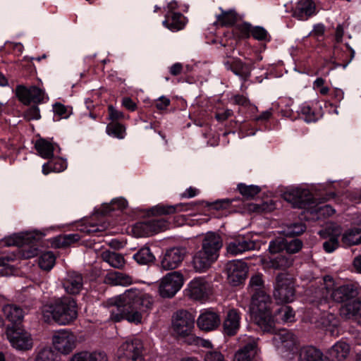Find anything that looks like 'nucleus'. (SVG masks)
I'll return each instance as SVG.
<instances>
[{"mask_svg":"<svg viewBox=\"0 0 361 361\" xmlns=\"http://www.w3.org/2000/svg\"><path fill=\"white\" fill-rule=\"evenodd\" d=\"M316 6L312 0H298L293 10V16L305 20L315 14Z\"/></svg>","mask_w":361,"mask_h":361,"instance_id":"24","label":"nucleus"},{"mask_svg":"<svg viewBox=\"0 0 361 361\" xmlns=\"http://www.w3.org/2000/svg\"><path fill=\"white\" fill-rule=\"evenodd\" d=\"M142 343L139 338L127 340L118 349L119 357L126 361H142Z\"/></svg>","mask_w":361,"mask_h":361,"instance_id":"16","label":"nucleus"},{"mask_svg":"<svg viewBox=\"0 0 361 361\" xmlns=\"http://www.w3.org/2000/svg\"><path fill=\"white\" fill-rule=\"evenodd\" d=\"M271 299L264 290L252 294L250 308L251 317L264 332L274 331L275 322L271 314Z\"/></svg>","mask_w":361,"mask_h":361,"instance_id":"3","label":"nucleus"},{"mask_svg":"<svg viewBox=\"0 0 361 361\" xmlns=\"http://www.w3.org/2000/svg\"><path fill=\"white\" fill-rule=\"evenodd\" d=\"M67 168V162L61 158H54L42 166V173L47 175L51 172H61Z\"/></svg>","mask_w":361,"mask_h":361,"instance_id":"36","label":"nucleus"},{"mask_svg":"<svg viewBox=\"0 0 361 361\" xmlns=\"http://www.w3.org/2000/svg\"><path fill=\"white\" fill-rule=\"evenodd\" d=\"M223 243L220 235L207 233L202 243V248L192 257V264L196 271H206L219 257Z\"/></svg>","mask_w":361,"mask_h":361,"instance_id":"4","label":"nucleus"},{"mask_svg":"<svg viewBox=\"0 0 361 361\" xmlns=\"http://www.w3.org/2000/svg\"><path fill=\"white\" fill-rule=\"evenodd\" d=\"M271 334H274L273 343L281 353L290 352L295 348L296 337L292 332L282 329L278 333H275L274 331Z\"/></svg>","mask_w":361,"mask_h":361,"instance_id":"18","label":"nucleus"},{"mask_svg":"<svg viewBox=\"0 0 361 361\" xmlns=\"http://www.w3.org/2000/svg\"><path fill=\"white\" fill-rule=\"evenodd\" d=\"M3 312L5 317L13 324L21 322L24 317L23 309L16 305L8 304L4 305Z\"/></svg>","mask_w":361,"mask_h":361,"instance_id":"31","label":"nucleus"},{"mask_svg":"<svg viewBox=\"0 0 361 361\" xmlns=\"http://www.w3.org/2000/svg\"><path fill=\"white\" fill-rule=\"evenodd\" d=\"M226 68L231 70L236 75L246 78L250 74L248 66L240 59H231L224 63Z\"/></svg>","mask_w":361,"mask_h":361,"instance_id":"32","label":"nucleus"},{"mask_svg":"<svg viewBox=\"0 0 361 361\" xmlns=\"http://www.w3.org/2000/svg\"><path fill=\"white\" fill-rule=\"evenodd\" d=\"M325 80L322 78H317L312 84L314 90L319 91L322 95H326L329 92V88L324 85Z\"/></svg>","mask_w":361,"mask_h":361,"instance_id":"57","label":"nucleus"},{"mask_svg":"<svg viewBox=\"0 0 361 361\" xmlns=\"http://www.w3.org/2000/svg\"><path fill=\"white\" fill-rule=\"evenodd\" d=\"M220 322V317L216 312L207 311L199 316L197 324L201 330L210 331L216 329Z\"/></svg>","mask_w":361,"mask_h":361,"instance_id":"22","label":"nucleus"},{"mask_svg":"<svg viewBox=\"0 0 361 361\" xmlns=\"http://www.w3.org/2000/svg\"><path fill=\"white\" fill-rule=\"evenodd\" d=\"M63 286L68 294H78L83 286V279L81 274L76 272L68 273L63 282Z\"/></svg>","mask_w":361,"mask_h":361,"instance_id":"25","label":"nucleus"},{"mask_svg":"<svg viewBox=\"0 0 361 361\" xmlns=\"http://www.w3.org/2000/svg\"><path fill=\"white\" fill-rule=\"evenodd\" d=\"M204 361H226L224 355L219 351H209L204 355Z\"/></svg>","mask_w":361,"mask_h":361,"instance_id":"60","label":"nucleus"},{"mask_svg":"<svg viewBox=\"0 0 361 361\" xmlns=\"http://www.w3.org/2000/svg\"><path fill=\"white\" fill-rule=\"evenodd\" d=\"M70 361H91L90 351H82L74 354Z\"/></svg>","mask_w":361,"mask_h":361,"instance_id":"62","label":"nucleus"},{"mask_svg":"<svg viewBox=\"0 0 361 361\" xmlns=\"http://www.w3.org/2000/svg\"><path fill=\"white\" fill-rule=\"evenodd\" d=\"M302 246V242L298 239H295L289 243L286 242L285 249L289 255L298 252Z\"/></svg>","mask_w":361,"mask_h":361,"instance_id":"55","label":"nucleus"},{"mask_svg":"<svg viewBox=\"0 0 361 361\" xmlns=\"http://www.w3.org/2000/svg\"><path fill=\"white\" fill-rule=\"evenodd\" d=\"M240 313L238 310H229L223 322L224 334L228 336L235 335L240 329Z\"/></svg>","mask_w":361,"mask_h":361,"instance_id":"21","label":"nucleus"},{"mask_svg":"<svg viewBox=\"0 0 361 361\" xmlns=\"http://www.w3.org/2000/svg\"><path fill=\"white\" fill-rule=\"evenodd\" d=\"M349 352V345L345 342L338 341L331 347L329 354L332 361H343L348 355Z\"/></svg>","mask_w":361,"mask_h":361,"instance_id":"29","label":"nucleus"},{"mask_svg":"<svg viewBox=\"0 0 361 361\" xmlns=\"http://www.w3.org/2000/svg\"><path fill=\"white\" fill-rule=\"evenodd\" d=\"M6 243L21 247L20 254L25 259L34 257L39 252L35 238L30 234L13 235L8 239Z\"/></svg>","mask_w":361,"mask_h":361,"instance_id":"12","label":"nucleus"},{"mask_svg":"<svg viewBox=\"0 0 361 361\" xmlns=\"http://www.w3.org/2000/svg\"><path fill=\"white\" fill-rule=\"evenodd\" d=\"M6 336L11 345L18 350H28L33 346L31 334L22 327L17 326H8Z\"/></svg>","mask_w":361,"mask_h":361,"instance_id":"8","label":"nucleus"},{"mask_svg":"<svg viewBox=\"0 0 361 361\" xmlns=\"http://www.w3.org/2000/svg\"><path fill=\"white\" fill-rule=\"evenodd\" d=\"M298 361H328V359L319 349L307 346L301 349Z\"/></svg>","mask_w":361,"mask_h":361,"instance_id":"27","label":"nucleus"},{"mask_svg":"<svg viewBox=\"0 0 361 361\" xmlns=\"http://www.w3.org/2000/svg\"><path fill=\"white\" fill-rule=\"evenodd\" d=\"M91 361H108V357L104 352H90Z\"/></svg>","mask_w":361,"mask_h":361,"instance_id":"64","label":"nucleus"},{"mask_svg":"<svg viewBox=\"0 0 361 361\" xmlns=\"http://www.w3.org/2000/svg\"><path fill=\"white\" fill-rule=\"evenodd\" d=\"M16 95L25 105H30L31 103L39 104L49 99L44 90L35 85L28 87L23 85H18L16 88Z\"/></svg>","mask_w":361,"mask_h":361,"instance_id":"9","label":"nucleus"},{"mask_svg":"<svg viewBox=\"0 0 361 361\" xmlns=\"http://www.w3.org/2000/svg\"><path fill=\"white\" fill-rule=\"evenodd\" d=\"M274 296L280 303L291 302L295 297L293 279L286 274H279L276 276Z\"/></svg>","mask_w":361,"mask_h":361,"instance_id":"7","label":"nucleus"},{"mask_svg":"<svg viewBox=\"0 0 361 361\" xmlns=\"http://www.w3.org/2000/svg\"><path fill=\"white\" fill-rule=\"evenodd\" d=\"M184 277L179 271L168 273L160 281L159 293L162 298H173L183 287Z\"/></svg>","mask_w":361,"mask_h":361,"instance_id":"6","label":"nucleus"},{"mask_svg":"<svg viewBox=\"0 0 361 361\" xmlns=\"http://www.w3.org/2000/svg\"><path fill=\"white\" fill-rule=\"evenodd\" d=\"M104 281L107 284L112 286H126L133 283V278L125 273L119 271H110L105 278Z\"/></svg>","mask_w":361,"mask_h":361,"instance_id":"26","label":"nucleus"},{"mask_svg":"<svg viewBox=\"0 0 361 361\" xmlns=\"http://www.w3.org/2000/svg\"><path fill=\"white\" fill-rule=\"evenodd\" d=\"M106 133L118 139H123L126 135V128L118 122H111L106 126Z\"/></svg>","mask_w":361,"mask_h":361,"instance_id":"43","label":"nucleus"},{"mask_svg":"<svg viewBox=\"0 0 361 361\" xmlns=\"http://www.w3.org/2000/svg\"><path fill=\"white\" fill-rule=\"evenodd\" d=\"M128 206L127 200L123 197H117L111 200L109 204H104L102 205V213L107 214L111 211L123 210Z\"/></svg>","mask_w":361,"mask_h":361,"instance_id":"41","label":"nucleus"},{"mask_svg":"<svg viewBox=\"0 0 361 361\" xmlns=\"http://www.w3.org/2000/svg\"><path fill=\"white\" fill-rule=\"evenodd\" d=\"M102 259L111 267L116 269H121L125 265V259L122 255L109 250L102 253Z\"/></svg>","mask_w":361,"mask_h":361,"instance_id":"35","label":"nucleus"},{"mask_svg":"<svg viewBox=\"0 0 361 361\" xmlns=\"http://www.w3.org/2000/svg\"><path fill=\"white\" fill-rule=\"evenodd\" d=\"M41 312L47 323L69 325L78 317L77 302L71 297L58 298L44 304Z\"/></svg>","mask_w":361,"mask_h":361,"instance_id":"2","label":"nucleus"},{"mask_svg":"<svg viewBox=\"0 0 361 361\" xmlns=\"http://www.w3.org/2000/svg\"><path fill=\"white\" fill-rule=\"evenodd\" d=\"M348 48L350 51V57L348 60L343 57L339 59L338 61H337V59L336 57H332L330 59V63H333L334 65V67L343 66L345 68L348 65V63L353 60L355 56V51L350 47Z\"/></svg>","mask_w":361,"mask_h":361,"instance_id":"58","label":"nucleus"},{"mask_svg":"<svg viewBox=\"0 0 361 361\" xmlns=\"http://www.w3.org/2000/svg\"><path fill=\"white\" fill-rule=\"evenodd\" d=\"M197 204V202L180 203L175 205L158 204L152 209V212L156 215L171 214L193 209Z\"/></svg>","mask_w":361,"mask_h":361,"instance_id":"23","label":"nucleus"},{"mask_svg":"<svg viewBox=\"0 0 361 361\" xmlns=\"http://www.w3.org/2000/svg\"><path fill=\"white\" fill-rule=\"evenodd\" d=\"M35 148L38 154L43 159H51L54 155L55 145L41 138L36 141Z\"/></svg>","mask_w":361,"mask_h":361,"instance_id":"34","label":"nucleus"},{"mask_svg":"<svg viewBox=\"0 0 361 361\" xmlns=\"http://www.w3.org/2000/svg\"><path fill=\"white\" fill-rule=\"evenodd\" d=\"M341 241L347 246L361 244V228H353L345 231L342 235Z\"/></svg>","mask_w":361,"mask_h":361,"instance_id":"37","label":"nucleus"},{"mask_svg":"<svg viewBox=\"0 0 361 361\" xmlns=\"http://www.w3.org/2000/svg\"><path fill=\"white\" fill-rule=\"evenodd\" d=\"M56 257L51 252H44L39 259V265L44 270H51L55 264Z\"/></svg>","mask_w":361,"mask_h":361,"instance_id":"46","label":"nucleus"},{"mask_svg":"<svg viewBox=\"0 0 361 361\" xmlns=\"http://www.w3.org/2000/svg\"><path fill=\"white\" fill-rule=\"evenodd\" d=\"M221 13L216 15V21L215 24L221 26H231L238 19V15L234 10L224 11L220 8Z\"/></svg>","mask_w":361,"mask_h":361,"instance_id":"38","label":"nucleus"},{"mask_svg":"<svg viewBox=\"0 0 361 361\" xmlns=\"http://www.w3.org/2000/svg\"><path fill=\"white\" fill-rule=\"evenodd\" d=\"M231 100L233 104L241 106H247L250 103L248 98L246 96L241 94H234L231 98Z\"/></svg>","mask_w":361,"mask_h":361,"instance_id":"63","label":"nucleus"},{"mask_svg":"<svg viewBox=\"0 0 361 361\" xmlns=\"http://www.w3.org/2000/svg\"><path fill=\"white\" fill-rule=\"evenodd\" d=\"M186 249L183 247H171L166 251L161 259V266L164 270L178 268L183 261Z\"/></svg>","mask_w":361,"mask_h":361,"instance_id":"17","label":"nucleus"},{"mask_svg":"<svg viewBox=\"0 0 361 361\" xmlns=\"http://www.w3.org/2000/svg\"><path fill=\"white\" fill-rule=\"evenodd\" d=\"M323 286L325 291L322 293V298L326 300L329 297L338 303L349 301L359 294L357 284L348 283L337 286L331 276L323 278Z\"/></svg>","mask_w":361,"mask_h":361,"instance_id":"5","label":"nucleus"},{"mask_svg":"<svg viewBox=\"0 0 361 361\" xmlns=\"http://www.w3.org/2000/svg\"><path fill=\"white\" fill-rule=\"evenodd\" d=\"M251 31V25L248 23H239L234 27V32L239 33L240 37H248Z\"/></svg>","mask_w":361,"mask_h":361,"instance_id":"51","label":"nucleus"},{"mask_svg":"<svg viewBox=\"0 0 361 361\" xmlns=\"http://www.w3.org/2000/svg\"><path fill=\"white\" fill-rule=\"evenodd\" d=\"M341 314L345 319L361 317V296L343 305Z\"/></svg>","mask_w":361,"mask_h":361,"instance_id":"28","label":"nucleus"},{"mask_svg":"<svg viewBox=\"0 0 361 361\" xmlns=\"http://www.w3.org/2000/svg\"><path fill=\"white\" fill-rule=\"evenodd\" d=\"M80 239L78 233L60 235L51 240V246L55 248L66 247Z\"/></svg>","mask_w":361,"mask_h":361,"instance_id":"33","label":"nucleus"},{"mask_svg":"<svg viewBox=\"0 0 361 361\" xmlns=\"http://www.w3.org/2000/svg\"><path fill=\"white\" fill-rule=\"evenodd\" d=\"M153 304L151 295L140 289L130 288L109 300V305L113 307L110 317L114 322L126 319L130 323L140 324L143 314L151 310Z\"/></svg>","mask_w":361,"mask_h":361,"instance_id":"1","label":"nucleus"},{"mask_svg":"<svg viewBox=\"0 0 361 361\" xmlns=\"http://www.w3.org/2000/svg\"><path fill=\"white\" fill-rule=\"evenodd\" d=\"M52 343L57 351L67 355L75 348L77 338L73 332L62 329L54 333Z\"/></svg>","mask_w":361,"mask_h":361,"instance_id":"13","label":"nucleus"},{"mask_svg":"<svg viewBox=\"0 0 361 361\" xmlns=\"http://www.w3.org/2000/svg\"><path fill=\"white\" fill-rule=\"evenodd\" d=\"M277 314L281 317L283 322H293L295 321V314L294 310L290 306H283L277 311Z\"/></svg>","mask_w":361,"mask_h":361,"instance_id":"49","label":"nucleus"},{"mask_svg":"<svg viewBox=\"0 0 361 361\" xmlns=\"http://www.w3.org/2000/svg\"><path fill=\"white\" fill-rule=\"evenodd\" d=\"M310 213L315 214L317 218L328 217L335 213V209L329 204L319 206L316 202L313 204V208L310 210Z\"/></svg>","mask_w":361,"mask_h":361,"instance_id":"47","label":"nucleus"},{"mask_svg":"<svg viewBox=\"0 0 361 361\" xmlns=\"http://www.w3.org/2000/svg\"><path fill=\"white\" fill-rule=\"evenodd\" d=\"M238 190L243 196L247 198L254 197L255 195L259 193L261 190L260 188L257 185H247L244 183L238 184Z\"/></svg>","mask_w":361,"mask_h":361,"instance_id":"48","label":"nucleus"},{"mask_svg":"<svg viewBox=\"0 0 361 361\" xmlns=\"http://www.w3.org/2000/svg\"><path fill=\"white\" fill-rule=\"evenodd\" d=\"M188 289L191 298L202 300L208 297L210 286L205 279L196 277L188 283Z\"/></svg>","mask_w":361,"mask_h":361,"instance_id":"20","label":"nucleus"},{"mask_svg":"<svg viewBox=\"0 0 361 361\" xmlns=\"http://www.w3.org/2000/svg\"><path fill=\"white\" fill-rule=\"evenodd\" d=\"M133 259L140 264H147L155 260L149 247H142L133 255Z\"/></svg>","mask_w":361,"mask_h":361,"instance_id":"40","label":"nucleus"},{"mask_svg":"<svg viewBox=\"0 0 361 361\" xmlns=\"http://www.w3.org/2000/svg\"><path fill=\"white\" fill-rule=\"evenodd\" d=\"M338 247V235H333L323 243V247L326 252L331 253Z\"/></svg>","mask_w":361,"mask_h":361,"instance_id":"54","label":"nucleus"},{"mask_svg":"<svg viewBox=\"0 0 361 361\" xmlns=\"http://www.w3.org/2000/svg\"><path fill=\"white\" fill-rule=\"evenodd\" d=\"M195 324L192 315L185 310L176 312L172 317V328L180 337H187L192 334Z\"/></svg>","mask_w":361,"mask_h":361,"instance_id":"11","label":"nucleus"},{"mask_svg":"<svg viewBox=\"0 0 361 361\" xmlns=\"http://www.w3.org/2000/svg\"><path fill=\"white\" fill-rule=\"evenodd\" d=\"M286 241L283 238H279L269 243V250L272 254L278 253L285 249Z\"/></svg>","mask_w":361,"mask_h":361,"instance_id":"50","label":"nucleus"},{"mask_svg":"<svg viewBox=\"0 0 361 361\" xmlns=\"http://www.w3.org/2000/svg\"><path fill=\"white\" fill-rule=\"evenodd\" d=\"M23 117L27 121L39 120L41 118L39 107L37 105L30 106L24 112Z\"/></svg>","mask_w":361,"mask_h":361,"instance_id":"52","label":"nucleus"},{"mask_svg":"<svg viewBox=\"0 0 361 361\" xmlns=\"http://www.w3.org/2000/svg\"><path fill=\"white\" fill-rule=\"evenodd\" d=\"M238 341L243 346L235 353L233 361H251L257 353V340L244 335Z\"/></svg>","mask_w":361,"mask_h":361,"instance_id":"14","label":"nucleus"},{"mask_svg":"<svg viewBox=\"0 0 361 361\" xmlns=\"http://www.w3.org/2000/svg\"><path fill=\"white\" fill-rule=\"evenodd\" d=\"M53 111L56 115L59 116L58 119L68 117L67 108L60 103H56L53 106Z\"/></svg>","mask_w":361,"mask_h":361,"instance_id":"61","label":"nucleus"},{"mask_svg":"<svg viewBox=\"0 0 361 361\" xmlns=\"http://www.w3.org/2000/svg\"><path fill=\"white\" fill-rule=\"evenodd\" d=\"M132 233L137 238L152 235L147 221L135 224L132 227Z\"/></svg>","mask_w":361,"mask_h":361,"instance_id":"45","label":"nucleus"},{"mask_svg":"<svg viewBox=\"0 0 361 361\" xmlns=\"http://www.w3.org/2000/svg\"><path fill=\"white\" fill-rule=\"evenodd\" d=\"M305 230V226L301 223L293 224L288 226L287 234L290 235H298L302 233Z\"/></svg>","mask_w":361,"mask_h":361,"instance_id":"59","label":"nucleus"},{"mask_svg":"<svg viewBox=\"0 0 361 361\" xmlns=\"http://www.w3.org/2000/svg\"><path fill=\"white\" fill-rule=\"evenodd\" d=\"M299 111L307 123L315 122L319 119V115L308 103H303Z\"/></svg>","mask_w":361,"mask_h":361,"instance_id":"42","label":"nucleus"},{"mask_svg":"<svg viewBox=\"0 0 361 361\" xmlns=\"http://www.w3.org/2000/svg\"><path fill=\"white\" fill-rule=\"evenodd\" d=\"M284 199L291 203L294 207L305 209L310 212L315 200L309 190L293 188L283 194Z\"/></svg>","mask_w":361,"mask_h":361,"instance_id":"10","label":"nucleus"},{"mask_svg":"<svg viewBox=\"0 0 361 361\" xmlns=\"http://www.w3.org/2000/svg\"><path fill=\"white\" fill-rule=\"evenodd\" d=\"M251 34L257 40H269L267 31L262 27H255L252 28Z\"/></svg>","mask_w":361,"mask_h":361,"instance_id":"56","label":"nucleus"},{"mask_svg":"<svg viewBox=\"0 0 361 361\" xmlns=\"http://www.w3.org/2000/svg\"><path fill=\"white\" fill-rule=\"evenodd\" d=\"M147 221L152 235L164 231L169 227V222L163 218L152 219L147 220Z\"/></svg>","mask_w":361,"mask_h":361,"instance_id":"44","label":"nucleus"},{"mask_svg":"<svg viewBox=\"0 0 361 361\" xmlns=\"http://www.w3.org/2000/svg\"><path fill=\"white\" fill-rule=\"evenodd\" d=\"M293 262L292 256L288 253L279 255L274 258H270L269 266L274 269H286L290 267Z\"/></svg>","mask_w":361,"mask_h":361,"instance_id":"39","label":"nucleus"},{"mask_svg":"<svg viewBox=\"0 0 361 361\" xmlns=\"http://www.w3.org/2000/svg\"><path fill=\"white\" fill-rule=\"evenodd\" d=\"M185 24V18L180 13L171 12L167 16L163 25L171 31H178L183 28Z\"/></svg>","mask_w":361,"mask_h":361,"instance_id":"30","label":"nucleus"},{"mask_svg":"<svg viewBox=\"0 0 361 361\" xmlns=\"http://www.w3.org/2000/svg\"><path fill=\"white\" fill-rule=\"evenodd\" d=\"M257 243L247 236L238 235L231 238L227 244L226 250L228 254L237 255L245 252L256 249Z\"/></svg>","mask_w":361,"mask_h":361,"instance_id":"19","label":"nucleus"},{"mask_svg":"<svg viewBox=\"0 0 361 361\" xmlns=\"http://www.w3.org/2000/svg\"><path fill=\"white\" fill-rule=\"evenodd\" d=\"M250 286L253 293H256L257 291L264 290L262 289L263 280L262 275L257 274L253 276L250 280Z\"/></svg>","mask_w":361,"mask_h":361,"instance_id":"53","label":"nucleus"},{"mask_svg":"<svg viewBox=\"0 0 361 361\" xmlns=\"http://www.w3.org/2000/svg\"><path fill=\"white\" fill-rule=\"evenodd\" d=\"M225 271L229 283L235 286L241 283L245 279L247 273V267L242 260H232L226 263Z\"/></svg>","mask_w":361,"mask_h":361,"instance_id":"15","label":"nucleus"}]
</instances>
